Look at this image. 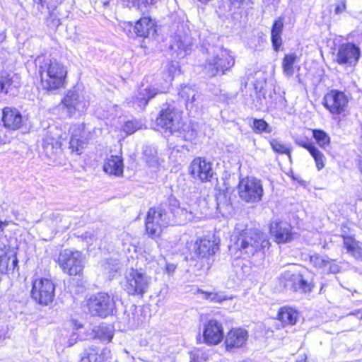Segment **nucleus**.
Masks as SVG:
<instances>
[{
  "instance_id": "aec40b11",
  "label": "nucleus",
  "mask_w": 362,
  "mask_h": 362,
  "mask_svg": "<svg viewBox=\"0 0 362 362\" xmlns=\"http://www.w3.org/2000/svg\"><path fill=\"white\" fill-rule=\"evenodd\" d=\"M70 132V147L74 151L81 154L88 140V137L86 136L85 125L83 124H74L71 127Z\"/></svg>"
},
{
  "instance_id": "09e8293b",
  "label": "nucleus",
  "mask_w": 362,
  "mask_h": 362,
  "mask_svg": "<svg viewBox=\"0 0 362 362\" xmlns=\"http://www.w3.org/2000/svg\"><path fill=\"white\" fill-rule=\"evenodd\" d=\"M235 8H250L252 4V0H230Z\"/></svg>"
},
{
  "instance_id": "0eeeda50",
  "label": "nucleus",
  "mask_w": 362,
  "mask_h": 362,
  "mask_svg": "<svg viewBox=\"0 0 362 362\" xmlns=\"http://www.w3.org/2000/svg\"><path fill=\"white\" fill-rule=\"evenodd\" d=\"M58 263L64 273L80 275L84 267V257L80 251L65 249L60 252Z\"/></svg>"
},
{
  "instance_id": "9b49d317",
  "label": "nucleus",
  "mask_w": 362,
  "mask_h": 362,
  "mask_svg": "<svg viewBox=\"0 0 362 362\" xmlns=\"http://www.w3.org/2000/svg\"><path fill=\"white\" fill-rule=\"evenodd\" d=\"M238 194L241 199L248 203H254L261 199L263 187L260 180L247 177L240 180Z\"/></svg>"
},
{
  "instance_id": "4468645a",
  "label": "nucleus",
  "mask_w": 362,
  "mask_h": 362,
  "mask_svg": "<svg viewBox=\"0 0 362 362\" xmlns=\"http://www.w3.org/2000/svg\"><path fill=\"white\" fill-rule=\"evenodd\" d=\"M361 57L360 47L351 42L343 43L338 47L336 62L343 66L354 67Z\"/></svg>"
},
{
  "instance_id": "603ef678",
  "label": "nucleus",
  "mask_w": 362,
  "mask_h": 362,
  "mask_svg": "<svg viewBox=\"0 0 362 362\" xmlns=\"http://www.w3.org/2000/svg\"><path fill=\"white\" fill-rule=\"evenodd\" d=\"M91 362H105L104 356L95 353L93 350L90 351Z\"/></svg>"
},
{
  "instance_id": "58836bf2",
  "label": "nucleus",
  "mask_w": 362,
  "mask_h": 362,
  "mask_svg": "<svg viewBox=\"0 0 362 362\" xmlns=\"http://www.w3.org/2000/svg\"><path fill=\"white\" fill-rule=\"evenodd\" d=\"M309 153L314 158L317 170H322L325 167L326 160L324 154L315 146L311 148Z\"/></svg>"
},
{
  "instance_id": "f03ea898",
  "label": "nucleus",
  "mask_w": 362,
  "mask_h": 362,
  "mask_svg": "<svg viewBox=\"0 0 362 362\" xmlns=\"http://www.w3.org/2000/svg\"><path fill=\"white\" fill-rule=\"evenodd\" d=\"M233 237L231 240L234 243L230 249L240 251L248 257L254 255L261 249L268 247L270 244L260 230L252 228L240 229L237 227Z\"/></svg>"
},
{
  "instance_id": "a18cd8bd",
  "label": "nucleus",
  "mask_w": 362,
  "mask_h": 362,
  "mask_svg": "<svg viewBox=\"0 0 362 362\" xmlns=\"http://www.w3.org/2000/svg\"><path fill=\"white\" fill-rule=\"evenodd\" d=\"M12 83V78L8 74L0 76V94L8 93Z\"/></svg>"
},
{
  "instance_id": "de8ad7c7",
  "label": "nucleus",
  "mask_w": 362,
  "mask_h": 362,
  "mask_svg": "<svg viewBox=\"0 0 362 362\" xmlns=\"http://www.w3.org/2000/svg\"><path fill=\"white\" fill-rule=\"evenodd\" d=\"M348 264L347 262H337L334 259H329L327 261V268L325 271L337 274L341 272V268L343 267V265Z\"/></svg>"
},
{
  "instance_id": "6e6d98bb",
  "label": "nucleus",
  "mask_w": 362,
  "mask_h": 362,
  "mask_svg": "<svg viewBox=\"0 0 362 362\" xmlns=\"http://www.w3.org/2000/svg\"><path fill=\"white\" fill-rule=\"evenodd\" d=\"M78 338V334L76 332H73L68 340V346H71L75 344Z\"/></svg>"
},
{
  "instance_id": "393cba45",
  "label": "nucleus",
  "mask_w": 362,
  "mask_h": 362,
  "mask_svg": "<svg viewBox=\"0 0 362 362\" xmlns=\"http://www.w3.org/2000/svg\"><path fill=\"white\" fill-rule=\"evenodd\" d=\"M247 332L244 329H233L226 335V346L228 350L241 347L247 341Z\"/></svg>"
},
{
  "instance_id": "3c124183",
  "label": "nucleus",
  "mask_w": 362,
  "mask_h": 362,
  "mask_svg": "<svg viewBox=\"0 0 362 362\" xmlns=\"http://www.w3.org/2000/svg\"><path fill=\"white\" fill-rule=\"evenodd\" d=\"M295 142L299 146L303 147L305 149H307L308 151V152H310V151L311 150L312 147L315 146V145L313 144L308 143L307 141V140H305L304 139H302V138H297V139H295Z\"/></svg>"
},
{
  "instance_id": "f257e3e1",
  "label": "nucleus",
  "mask_w": 362,
  "mask_h": 362,
  "mask_svg": "<svg viewBox=\"0 0 362 362\" xmlns=\"http://www.w3.org/2000/svg\"><path fill=\"white\" fill-rule=\"evenodd\" d=\"M218 42V38L216 35L209 34L201 38L200 50L207 55L204 70L209 77L225 74L235 64L230 52Z\"/></svg>"
},
{
  "instance_id": "2f4dec72",
  "label": "nucleus",
  "mask_w": 362,
  "mask_h": 362,
  "mask_svg": "<svg viewBox=\"0 0 362 362\" xmlns=\"http://www.w3.org/2000/svg\"><path fill=\"white\" fill-rule=\"evenodd\" d=\"M93 332L95 337L106 342H109L113 337L112 327L105 324L94 327Z\"/></svg>"
},
{
  "instance_id": "e433bc0d",
  "label": "nucleus",
  "mask_w": 362,
  "mask_h": 362,
  "mask_svg": "<svg viewBox=\"0 0 362 362\" xmlns=\"http://www.w3.org/2000/svg\"><path fill=\"white\" fill-rule=\"evenodd\" d=\"M313 137L317 144L323 149H326L329 146L330 137L324 130L315 129H313Z\"/></svg>"
},
{
  "instance_id": "6e6552de",
  "label": "nucleus",
  "mask_w": 362,
  "mask_h": 362,
  "mask_svg": "<svg viewBox=\"0 0 362 362\" xmlns=\"http://www.w3.org/2000/svg\"><path fill=\"white\" fill-rule=\"evenodd\" d=\"M172 221L170 215L161 208H151L146 220V230L152 238L160 235L163 228L168 226Z\"/></svg>"
},
{
  "instance_id": "72a5a7b5",
  "label": "nucleus",
  "mask_w": 362,
  "mask_h": 362,
  "mask_svg": "<svg viewBox=\"0 0 362 362\" xmlns=\"http://www.w3.org/2000/svg\"><path fill=\"white\" fill-rule=\"evenodd\" d=\"M178 62L175 61L168 62L163 67V78L167 84H170L175 75L179 71Z\"/></svg>"
},
{
  "instance_id": "412c9836",
  "label": "nucleus",
  "mask_w": 362,
  "mask_h": 362,
  "mask_svg": "<svg viewBox=\"0 0 362 362\" xmlns=\"http://www.w3.org/2000/svg\"><path fill=\"white\" fill-rule=\"evenodd\" d=\"M218 250V244L214 240L203 238L197 240L193 247V257L207 258Z\"/></svg>"
},
{
  "instance_id": "b1692460",
  "label": "nucleus",
  "mask_w": 362,
  "mask_h": 362,
  "mask_svg": "<svg viewBox=\"0 0 362 362\" xmlns=\"http://www.w3.org/2000/svg\"><path fill=\"white\" fill-rule=\"evenodd\" d=\"M18 258L13 251L0 250V273H13L18 268Z\"/></svg>"
},
{
  "instance_id": "c03bdc74",
  "label": "nucleus",
  "mask_w": 362,
  "mask_h": 362,
  "mask_svg": "<svg viewBox=\"0 0 362 362\" xmlns=\"http://www.w3.org/2000/svg\"><path fill=\"white\" fill-rule=\"evenodd\" d=\"M141 123L136 119L128 120L123 126V131L128 134H132L141 129Z\"/></svg>"
},
{
  "instance_id": "79ce46f5",
  "label": "nucleus",
  "mask_w": 362,
  "mask_h": 362,
  "mask_svg": "<svg viewBox=\"0 0 362 362\" xmlns=\"http://www.w3.org/2000/svg\"><path fill=\"white\" fill-rule=\"evenodd\" d=\"M271 146L274 151L291 156V149L286 145L283 144L279 140L273 139L270 141Z\"/></svg>"
},
{
  "instance_id": "f3484780",
  "label": "nucleus",
  "mask_w": 362,
  "mask_h": 362,
  "mask_svg": "<svg viewBox=\"0 0 362 362\" xmlns=\"http://www.w3.org/2000/svg\"><path fill=\"white\" fill-rule=\"evenodd\" d=\"M125 31L133 37L134 34L137 37H148L150 35L154 36L156 30L155 24L148 17H143L136 21L134 25L128 23L124 28Z\"/></svg>"
},
{
  "instance_id": "ea45409f",
  "label": "nucleus",
  "mask_w": 362,
  "mask_h": 362,
  "mask_svg": "<svg viewBox=\"0 0 362 362\" xmlns=\"http://www.w3.org/2000/svg\"><path fill=\"white\" fill-rule=\"evenodd\" d=\"M252 129L256 133H270L272 127L263 119H255L253 120Z\"/></svg>"
},
{
  "instance_id": "13d9d810",
  "label": "nucleus",
  "mask_w": 362,
  "mask_h": 362,
  "mask_svg": "<svg viewBox=\"0 0 362 362\" xmlns=\"http://www.w3.org/2000/svg\"><path fill=\"white\" fill-rule=\"evenodd\" d=\"M176 265L174 264H167L165 267L166 272L168 274H172L175 271Z\"/></svg>"
},
{
  "instance_id": "052dcab7",
  "label": "nucleus",
  "mask_w": 362,
  "mask_h": 362,
  "mask_svg": "<svg viewBox=\"0 0 362 362\" xmlns=\"http://www.w3.org/2000/svg\"><path fill=\"white\" fill-rule=\"evenodd\" d=\"M80 362H91L90 352L86 354L85 356L81 358Z\"/></svg>"
},
{
  "instance_id": "4c0bfd02",
  "label": "nucleus",
  "mask_w": 362,
  "mask_h": 362,
  "mask_svg": "<svg viewBox=\"0 0 362 362\" xmlns=\"http://www.w3.org/2000/svg\"><path fill=\"white\" fill-rule=\"evenodd\" d=\"M105 272L108 274L110 279L115 276L122 268V264L117 259H108L103 265Z\"/></svg>"
},
{
  "instance_id": "49530a36",
  "label": "nucleus",
  "mask_w": 362,
  "mask_h": 362,
  "mask_svg": "<svg viewBox=\"0 0 362 362\" xmlns=\"http://www.w3.org/2000/svg\"><path fill=\"white\" fill-rule=\"evenodd\" d=\"M207 354L200 349H195L190 353V362H206Z\"/></svg>"
},
{
  "instance_id": "2eb2a0df",
  "label": "nucleus",
  "mask_w": 362,
  "mask_h": 362,
  "mask_svg": "<svg viewBox=\"0 0 362 362\" xmlns=\"http://www.w3.org/2000/svg\"><path fill=\"white\" fill-rule=\"evenodd\" d=\"M189 172L194 179L202 182L210 181L214 175L211 163L201 157L193 159L189 166Z\"/></svg>"
},
{
  "instance_id": "c9c22d12",
  "label": "nucleus",
  "mask_w": 362,
  "mask_h": 362,
  "mask_svg": "<svg viewBox=\"0 0 362 362\" xmlns=\"http://www.w3.org/2000/svg\"><path fill=\"white\" fill-rule=\"evenodd\" d=\"M124 4L129 8L135 7L141 12L148 11V7L155 3V0H122Z\"/></svg>"
},
{
  "instance_id": "f704fd0d",
  "label": "nucleus",
  "mask_w": 362,
  "mask_h": 362,
  "mask_svg": "<svg viewBox=\"0 0 362 362\" xmlns=\"http://www.w3.org/2000/svg\"><path fill=\"white\" fill-rule=\"evenodd\" d=\"M168 205L171 218L173 216L178 217L179 218L182 217L185 218H187L188 211L185 209L180 207L178 200L170 197L168 199Z\"/></svg>"
},
{
  "instance_id": "1a4fd4ad",
  "label": "nucleus",
  "mask_w": 362,
  "mask_h": 362,
  "mask_svg": "<svg viewBox=\"0 0 362 362\" xmlns=\"http://www.w3.org/2000/svg\"><path fill=\"white\" fill-rule=\"evenodd\" d=\"M62 103L69 117L81 116L89 106V101L83 93L76 89L69 90Z\"/></svg>"
},
{
  "instance_id": "39448f33",
  "label": "nucleus",
  "mask_w": 362,
  "mask_h": 362,
  "mask_svg": "<svg viewBox=\"0 0 362 362\" xmlns=\"http://www.w3.org/2000/svg\"><path fill=\"white\" fill-rule=\"evenodd\" d=\"M150 282L151 278L141 269L131 268L126 272L124 288L129 295L143 297L148 291Z\"/></svg>"
},
{
  "instance_id": "774afa93",
  "label": "nucleus",
  "mask_w": 362,
  "mask_h": 362,
  "mask_svg": "<svg viewBox=\"0 0 362 362\" xmlns=\"http://www.w3.org/2000/svg\"><path fill=\"white\" fill-rule=\"evenodd\" d=\"M12 214H13L15 216H16L18 213H17V211H12Z\"/></svg>"
},
{
  "instance_id": "a19ab883",
  "label": "nucleus",
  "mask_w": 362,
  "mask_h": 362,
  "mask_svg": "<svg viewBox=\"0 0 362 362\" xmlns=\"http://www.w3.org/2000/svg\"><path fill=\"white\" fill-rule=\"evenodd\" d=\"M204 294V298L209 300L211 303H221L223 300L231 299L232 298H228L223 293L221 292H202Z\"/></svg>"
},
{
  "instance_id": "69168bd1",
  "label": "nucleus",
  "mask_w": 362,
  "mask_h": 362,
  "mask_svg": "<svg viewBox=\"0 0 362 362\" xmlns=\"http://www.w3.org/2000/svg\"><path fill=\"white\" fill-rule=\"evenodd\" d=\"M359 168H360V170L362 173V158L359 160Z\"/></svg>"
},
{
  "instance_id": "338daca9",
  "label": "nucleus",
  "mask_w": 362,
  "mask_h": 362,
  "mask_svg": "<svg viewBox=\"0 0 362 362\" xmlns=\"http://www.w3.org/2000/svg\"><path fill=\"white\" fill-rule=\"evenodd\" d=\"M199 1H200L201 3L202 4H206L207 2H209L210 0H198Z\"/></svg>"
},
{
  "instance_id": "864d4df0",
  "label": "nucleus",
  "mask_w": 362,
  "mask_h": 362,
  "mask_svg": "<svg viewBox=\"0 0 362 362\" xmlns=\"http://www.w3.org/2000/svg\"><path fill=\"white\" fill-rule=\"evenodd\" d=\"M35 3L40 4L42 6L46 5L47 7L54 6L58 3L59 0H33Z\"/></svg>"
},
{
  "instance_id": "ddd939ff",
  "label": "nucleus",
  "mask_w": 362,
  "mask_h": 362,
  "mask_svg": "<svg viewBox=\"0 0 362 362\" xmlns=\"http://www.w3.org/2000/svg\"><path fill=\"white\" fill-rule=\"evenodd\" d=\"M349 99L341 90L332 89L327 93L322 100L324 107L334 115L344 114L348 107Z\"/></svg>"
},
{
  "instance_id": "680f3d73",
  "label": "nucleus",
  "mask_w": 362,
  "mask_h": 362,
  "mask_svg": "<svg viewBox=\"0 0 362 362\" xmlns=\"http://www.w3.org/2000/svg\"><path fill=\"white\" fill-rule=\"evenodd\" d=\"M307 356L305 354L299 355L295 362H307Z\"/></svg>"
},
{
  "instance_id": "7c9ffc66",
  "label": "nucleus",
  "mask_w": 362,
  "mask_h": 362,
  "mask_svg": "<svg viewBox=\"0 0 362 362\" xmlns=\"http://www.w3.org/2000/svg\"><path fill=\"white\" fill-rule=\"evenodd\" d=\"M298 312L290 307L281 308L278 313L279 320L284 325H295L298 319Z\"/></svg>"
},
{
  "instance_id": "9d476101",
  "label": "nucleus",
  "mask_w": 362,
  "mask_h": 362,
  "mask_svg": "<svg viewBox=\"0 0 362 362\" xmlns=\"http://www.w3.org/2000/svg\"><path fill=\"white\" fill-rule=\"evenodd\" d=\"M280 284L284 288L302 293L310 292L313 288L311 279L300 272L285 271L279 278Z\"/></svg>"
},
{
  "instance_id": "6ab92c4d",
  "label": "nucleus",
  "mask_w": 362,
  "mask_h": 362,
  "mask_svg": "<svg viewBox=\"0 0 362 362\" xmlns=\"http://www.w3.org/2000/svg\"><path fill=\"white\" fill-rule=\"evenodd\" d=\"M270 233L274 236L278 243H286L293 239L294 233L292 232L291 224L286 221L276 220L270 224Z\"/></svg>"
},
{
  "instance_id": "4be33fe9",
  "label": "nucleus",
  "mask_w": 362,
  "mask_h": 362,
  "mask_svg": "<svg viewBox=\"0 0 362 362\" xmlns=\"http://www.w3.org/2000/svg\"><path fill=\"white\" fill-rule=\"evenodd\" d=\"M2 122L7 129L16 130L23 125V117L16 108L6 107L3 110Z\"/></svg>"
},
{
  "instance_id": "8fccbe9b",
  "label": "nucleus",
  "mask_w": 362,
  "mask_h": 362,
  "mask_svg": "<svg viewBox=\"0 0 362 362\" xmlns=\"http://www.w3.org/2000/svg\"><path fill=\"white\" fill-rule=\"evenodd\" d=\"M44 147L48 151L49 148H60V143H59L58 141L57 140H52L49 141V139L48 137H47L45 140H44Z\"/></svg>"
},
{
  "instance_id": "c85d7f7f",
  "label": "nucleus",
  "mask_w": 362,
  "mask_h": 362,
  "mask_svg": "<svg viewBox=\"0 0 362 362\" xmlns=\"http://www.w3.org/2000/svg\"><path fill=\"white\" fill-rule=\"evenodd\" d=\"M297 61L298 56L296 53H290L284 55L281 62V67L283 74L286 77L291 78L293 76Z\"/></svg>"
},
{
  "instance_id": "e2e57ef3",
  "label": "nucleus",
  "mask_w": 362,
  "mask_h": 362,
  "mask_svg": "<svg viewBox=\"0 0 362 362\" xmlns=\"http://www.w3.org/2000/svg\"><path fill=\"white\" fill-rule=\"evenodd\" d=\"M147 162L148 163V164L151 165V166H154L156 165L157 163H158V159L156 157H153V158L150 160H147Z\"/></svg>"
},
{
  "instance_id": "a211bd4d",
  "label": "nucleus",
  "mask_w": 362,
  "mask_h": 362,
  "mask_svg": "<svg viewBox=\"0 0 362 362\" xmlns=\"http://www.w3.org/2000/svg\"><path fill=\"white\" fill-rule=\"evenodd\" d=\"M223 329L221 322L216 320H209L203 330L204 341L209 345L219 344L223 339Z\"/></svg>"
},
{
  "instance_id": "5701e85b",
  "label": "nucleus",
  "mask_w": 362,
  "mask_h": 362,
  "mask_svg": "<svg viewBox=\"0 0 362 362\" xmlns=\"http://www.w3.org/2000/svg\"><path fill=\"white\" fill-rule=\"evenodd\" d=\"M178 95L185 103L187 110L192 111L194 107H198L200 95L192 86H182Z\"/></svg>"
},
{
  "instance_id": "7ed1b4c3",
  "label": "nucleus",
  "mask_w": 362,
  "mask_h": 362,
  "mask_svg": "<svg viewBox=\"0 0 362 362\" xmlns=\"http://www.w3.org/2000/svg\"><path fill=\"white\" fill-rule=\"evenodd\" d=\"M39 71L43 89L55 90L64 87L67 69L56 59H45L40 64Z\"/></svg>"
},
{
  "instance_id": "37998d69",
  "label": "nucleus",
  "mask_w": 362,
  "mask_h": 362,
  "mask_svg": "<svg viewBox=\"0 0 362 362\" xmlns=\"http://www.w3.org/2000/svg\"><path fill=\"white\" fill-rule=\"evenodd\" d=\"M328 257H323L318 255L310 256V263L316 268L322 269L324 271L327 268Z\"/></svg>"
},
{
  "instance_id": "bb28decb",
  "label": "nucleus",
  "mask_w": 362,
  "mask_h": 362,
  "mask_svg": "<svg viewBox=\"0 0 362 362\" xmlns=\"http://www.w3.org/2000/svg\"><path fill=\"white\" fill-rule=\"evenodd\" d=\"M160 93H161V91H159L157 88L151 86H147L145 87L144 85L142 84L136 95L134 103L139 107L144 108L149 100Z\"/></svg>"
},
{
  "instance_id": "20e7f679",
  "label": "nucleus",
  "mask_w": 362,
  "mask_h": 362,
  "mask_svg": "<svg viewBox=\"0 0 362 362\" xmlns=\"http://www.w3.org/2000/svg\"><path fill=\"white\" fill-rule=\"evenodd\" d=\"M156 124L158 127L169 132L171 134H177V136L187 140V135L185 134V129L181 124L180 113L175 107L168 106L163 108L156 118Z\"/></svg>"
},
{
  "instance_id": "dca6fc26",
  "label": "nucleus",
  "mask_w": 362,
  "mask_h": 362,
  "mask_svg": "<svg viewBox=\"0 0 362 362\" xmlns=\"http://www.w3.org/2000/svg\"><path fill=\"white\" fill-rule=\"evenodd\" d=\"M194 41L188 35H176L172 37L170 49L173 57L182 59L189 54L193 49Z\"/></svg>"
},
{
  "instance_id": "423d86ee",
  "label": "nucleus",
  "mask_w": 362,
  "mask_h": 362,
  "mask_svg": "<svg viewBox=\"0 0 362 362\" xmlns=\"http://www.w3.org/2000/svg\"><path fill=\"white\" fill-rule=\"evenodd\" d=\"M87 306L93 316L105 318L113 314L115 302L113 297L107 293L100 292L88 299Z\"/></svg>"
},
{
  "instance_id": "cd10ccee",
  "label": "nucleus",
  "mask_w": 362,
  "mask_h": 362,
  "mask_svg": "<svg viewBox=\"0 0 362 362\" xmlns=\"http://www.w3.org/2000/svg\"><path fill=\"white\" fill-rule=\"evenodd\" d=\"M123 168V159L119 156H110L107 158L103 165V170L105 173L115 176L122 175Z\"/></svg>"
},
{
  "instance_id": "bf43d9fd",
  "label": "nucleus",
  "mask_w": 362,
  "mask_h": 362,
  "mask_svg": "<svg viewBox=\"0 0 362 362\" xmlns=\"http://www.w3.org/2000/svg\"><path fill=\"white\" fill-rule=\"evenodd\" d=\"M7 334V327H0V341L4 340L6 339V335Z\"/></svg>"
},
{
  "instance_id": "4d7b16f0",
  "label": "nucleus",
  "mask_w": 362,
  "mask_h": 362,
  "mask_svg": "<svg viewBox=\"0 0 362 362\" xmlns=\"http://www.w3.org/2000/svg\"><path fill=\"white\" fill-rule=\"evenodd\" d=\"M346 0H341V4L336 6L334 12L336 14L342 13L346 8Z\"/></svg>"
},
{
  "instance_id": "a878e982",
  "label": "nucleus",
  "mask_w": 362,
  "mask_h": 362,
  "mask_svg": "<svg viewBox=\"0 0 362 362\" xmlns=\"http://www.w3.org/2000/svg\"><path fill=\"white\" fill-rule=\"evenodd\" d=\"M285 16L281 15L274 20L271 29V40L273 49L277 52L282 45L281 34L284 26Z\"/></svg>"
},
{
  "instance_id": "c756f323",
  "label": "nucleus",
  "mask_w": 362,
  "mask_h": 362,
  "mask_svg": "<svg viewBox=\"0 0 362 362\" xmlns=\"http://www.w3.org/2000/svg\"><path fill=\"white\" fill-rule=\"evenodd\" d=\"M344 246L356 259L362 261V245H360L354 238L344 237Z\"/></svg>"
},
{
  "instance_id": "0e129e2a",
  "label": "nucleus",
  "mask_w": 362,
  "mask_h": 362,
  "mask_svg": "<svg viewBox=\"0 0 362 362\" xmlns=\"http://www.w3.org/2000/svg\"><path fill=\"white\" fill-rule=\"evenodd\" d=\"M8 225V221H0V231L3 232L4 230L5 227L7 226Z\"/></svg>"
},
{
  "instance_id": "f8f14e48",
  "label": "nucleus",
  "mask_w": 362,
  "mask_h": 362,
  "mask_svg": "<svg viewBox=\"0 0 362 362\" xmlns=\"http://www.w3.org/2000/svg\"><path fill=\"white\" fill-rule=\"evenodd\" d=\"M55 285L52 281L42 278L33 283L32 298L38 304L48 305L54 298Z\"/></svg>"
},
{
  "instance_id": "5fc2aeb1",
  "label": "nucleus",
  "mask_w": 362,
  "mask_h": 362,
  "mask_svg": "<svg viewBox=\"0 0 362 362\" xmlns=\"http://www.w3.org/2000/svg\"><path fill=\"white\" fill-rule=\"evenodd\" d=\"M134 315V312H132L133 316L132 317H129L128 320V324L132 327L138 326L141 322V320H140L139 318H136Z\"/></svg>"
},
{
  "instance_id": "473e14b6",
  "label": "nucleus",
  "mask_w": 362,
  "mask_h": 362,
  "mask_svg": "<svg viewBox=\"0 0 362 362\" xmlns=\"http://www.w3.org/2000/svg\"><path fill=\"white\" fill-rule=\"evenodd\" d=\"M277 100H279V102L286 101L284 98L277 95L274 90H270L268 95L263 96V100H260L258 108L261 109L265 107L268 109H275L277 107Z\"/></svg>"
}]
</instances>
